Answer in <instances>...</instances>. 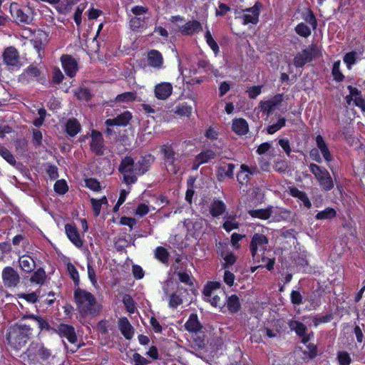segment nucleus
<instances>
[{
    "label": "nucleus",
    "mask_w": 365,
    "mask_h": 365,
    "mask_svg": "<svg viewBox=\"0 0 365 365\" xmlns=\"http://www.w3.org/2000/svg\"><path fill=\"white\" fill-rule=\"evenodd\" d=\"M154 159L151 155H146L134 163L131 157L123 158L119 166V171L123 175V182L130 185L137 181L138 175H143L147 172Z\"/></svg>",
    "instance_id": "1"
},
{
    "label": "nucleus",
    "mask_w": 365,
    "mask_h": 365,
    "mask_svg": "<svg viewBox=\"0 0 365 365\" xmlns=\"http://www.w3.org/2000/svg\"><path fill=\"white\" fill-rule=\"evenodd\" d=\"M74 298L77 308L82 314H96L99 312L100 306L91 293L78 288L74 292Z\"/></svg>",
    "instance_id": "2"
},
{
    "label": "nucleus",
    "mask_w": 365,
    "mask_h": 365,
    "mask_svg": "<svg viewBox=\"0 0 365 365\" xmlns=\"http://www.w3.org/2000/svg\"><path fill=\"white\" fill-rule=\"evenodd\" d=\"M31 335V329L26 324H15L9 328L6 334L8 343L14 349L25 346Z\"/></svg>",
    "instance_id": "3"
},
{
    "label": "nucleus",
    "mask_w": 365,
    "mask_h": 365,
    "mask_svg": "<svg viewBox=\"0 0 365 365\" xmlns=\"http://www.w3.org/2000/svg\"><path fill=\"white\" fill-rule=\"evenodd\" d=\"M162 289L165 294V299L168 301L170 307L175 309L182 304L184 294L187 292V289L183 287L179 286L177 282L169 279L163 283Z\"/></svg>",
    "instance_id": "4"
},
{
    "label": "nucleus",
    "mask_w": 365,
    "mask_h": 365,
    "mask_svg": "<svg viewBox=\"0 0 365 365\" xmlns=\"http://www.w3.org/2000/svg\"><path fill=\"white\" fill-rule=\"evenodd\" d=\"M268 239L260 233H255L252 238L250 244V250L253 259L259 262L260 260L264 261L266 257L264 256V252L267 250Z\"/></svg>",
    "instance_id": "5"
},
{
    "label": "nucleus",
    "mask_w": 365,
    "mask_h": 365,
    "mask_svg": "<svg viewBox=\"0 0 365 365\" xmlns=\"http://www.w3.org/2000/svg\"><path fill=\"white\" fill-rule=\"evenodd\" d=\"M309 169L323 190L329 191L333 189L334 184L332 178L325 168L311 163L309 165Z\"/></svg>",
    "instance_id": "6"
},
{
    "label": "nucleus",
    "mask_w": 365,
    "mask_h": 365,
    "mask_svg": "<svg viewBox=\"0 0 365 365\" xmlns=\"http://www.w3.org/2000/svg\"><path fill=\"white\" fill-rule=\"evenodd\" d=\"M4 64L9 70H19L23 66V62L19 51L14 46L5 48L1 54Z\"/></svg>",
    "instance_id": "7"
},
{
    "label": "nucleus",
    "mask_w": 365,
    "mask_h": 365,
    "mask_svg": "<svg viewBox=\"0 0 365 365\" xmlns=\"http://www.w3.org/2000/svg\"><path fill=\"white\" fill-rule=\"evenodd\" d=\"M161 153L163 155L164 164L167 171L171 174L177 173L180 167L178 154L169 145H164L161 147Z\"/></svg>",
    "instance_id": "8"
},
{
    "label": "nucleus",
    "mask_w": 365,
    "mask_h": 365,
    "mask_svg": "<svg viewBox=\"0 0 365 365\" xmlns=\"http://www.w3.org/2000/svg\"><path fill=\"white\" fill-rule=\"evenodd\" d=\"M320 55V50L316 44H312L298 53L294 58L296 67H302Z\"/></svg>",
    "instance_id": "9"
},
{
    "label": "nucleus",
    "mask_w": 365,
    "mask_h": 365,
    "mask_svg": "<svg viewBox=\"0 0 365 365\" xmlns=\"http://www.w3.org/2000/svg\"><path fill=\"white\" fill-rule=\"evenodd\" d=\"M42 67L40 66L31 64L28 66L23 73L19 75V81L22 83H28L31 81H45L42 73Z\"/></svg>",
    "instance_id": "10"
},
{
    "label": "nucleus",
    "mask_w": 365,
    "mask_h": 365,
    "mask_svg": "<svg viewBox=\"0 0 365 365\" xmlns=\"http://www.w3.org/2000/svg\"><path fill=\"white\" fill-rule=\"evenodd\" d=\"M2 280L5 287H15L19 283L20 277L11 267H6L2 271Z\"/></svg>",
    "instance_id": "11"
},
{
    "label": "nucleus",
    "mask_w": 365,
    "mask_h": 365,
    "mask_svg": "<svg viewBox=\"0 0 365 365\" xmlns=\"http://www.w3.org/2000/svg\"><path fill=\"white\" fill-rule=\"evenodd\" d=\"M91 138V150L96 155H103L104 154L105 145L102 134L98 131L92 130Z\"/></svg>",
    "instance_id": "12"
},
{
    "label": "nucleus",
    "mask_w": 365,
    "mask_h": 365,
    "mask_svg": "<svg viewBox=\"0 0 365 365\" xmlns=\"http://www.w3.org/2000/svg\"><path fill=\"white\" fill-rule=\"evenodd\" d=\"M10 11L18 24H29L32 21L31 15L20 8L17 4H11Z\"/></svg>",
    "instance_id": "13"
},
{
    "label": "nucleus",
    "mask_w": 365,
    "mask_h": 365,
    "mask_svg": "<svg viewBox=\"0 0 365 365\" xmlns=\"http://www.w3.org/2000/svg\"><path fill=\"white\" fill-rule=\"evenodd\" d=\"M63 68L69 77H73L78 70L77 61L69 55H63L61 57Z\"/></svg>",
    "instance_id": "14"
},
{
    "label": "nucleus",
    "mask_w": 365,
    "mask_h": 365,
    "mask_svg": "<svg viewBox=\"0 0 365 365\" xmlns=\"http://www.w3.org/2000/svg\"><path fill=\"white\" fill-rule=\"evenodd\" d=\"M283 100L282 95L277 94L269 100L261 101L259 108L262 113L269 115Z\"/></svg>",
    "instance_id": "15"
},
{
    "label": "nucleus",
    "mask_w": 365,
    "mask_h": 365,
    "mask_svg": "<svg viewBox=\"0 0 365 365\" xmlns=\"http://www.w3.org/2000/svg\"><path fill=\"white\" fill-rule=\"evenodd\" d=\"M173 92V86L170 83L163 82L155 86V96L158 99L166 100Z\"/></svg>",
    "instance_id": "16"
},
{
    "label": "nucleus",
    "mask_w": 365,
    "mask_h": 365,
    "mask_svg": "<svg viewBox=\"0 0 365 365\" xmlns=\"http://www.w3.org/2000/svg\"><path fill=\"white\" fill-rule=\"evenodd\" d=\"M131 118V113L128 111H125L123 113L118 115L115 118L107 119L105 123L107 126H126Z\"/></svg>",
    "instance_id": "17"
},
{
    "label": "nucleus",
    "mask_w": 365,
    "mask_h": 365,
    "mask_svg": "<svg viewBox=\"0 0 365 365\" xmlns=\"http://www.w3.org/2000/svg\"><path fill=\"white\" fill-rule=\"evenodd\" d=\"M291 330L294 331L302 338V341L306 344L309 341V337L306 334L307 327L297 321L290 320L288 323Z\"/></svg>",
    "instance_id": "18"
},
{
    "label": "nucleus",
    "mask_w": 365,
    "mask_h": 365,
    "mask_svg": "<svg viewBox=\"0 0 365 365\" xmlns=\"http://www.w3.org/2000/svg\"><path fill=\"white\" fill-rule=\"evenodd\" d=\"M66 232L68 239L78 247L83 245V240L80 237L76 226L68 224L65 226Z\"/></svg>",
    "instance_id": "19"
},
{
    "label": "nucleus",
    "mask_w": 365,
    "mask_h": 365,
    "mask_svg": "<svg viewBox=\"0 0 365 365\" xmlns=\"http://www.w3.org/2000/svg\"><path fill=\"white\" fill-rule=\"evenodd\" d=\"M202 26L197 21H190L179 28V31L182 35H193L202 30Z\"/></svg>",
    "instance_id": "20"
},
{
    "label": "nucleus",
    "mask_w": 365,
    "mask_h": 365,
    "mask_svg": "<svg viewBox=\"0 0 365 365\" xmlns=\"http://www.w3.org/2000/svg\"><path fill=\"white\" fill-rule=\"evenodd\" d=\"M29 351L31 354H34L38 356L43 360L48 359L51 355V350L40 344H31Z\"/></svg>",
    "instance_id": "21"
},
{
    "label": "nucleus",
    "mask_w": 365,
    "mask_h": 365,
    "mask_svg": "<svg viewBox=\"0 0 365 365\" xmlns=\"http://www.w3.org/2000/svg\"><path fill=\"white\" fill-rule=\"evenodd\" d=\"M58 332L61 336L66 337L70 343L75 344L76 342L77 337L73 327L62 324L58 327Z\"/></svg>",
    "instance_id": "22"
},
{
    "label": "nucleus",
    "mask_w": 365,
    "mask_h": 365,
    "mask_svg": "<svg viewBox=\"0 0 365 365\" xmlns=\"http://www.w3.org/2000/svg\"><path fill=\"white\" fill-rule=\"evenodd\" d=\"M244 15V24H257L259 19V6L257 4L255 5L253 7L247 9L245 10Z\"/></svg>",
    "instance_id": "23"
},
{
    "label": "nucleus",
    "mask_w": 365,
    "mask_h": 365,
    "mask_svg": "<svg viewBox=\"0 0 365 365\" xmlns=\"http://www.w3.org/2000/svg\"><path fill=\"white\" fill-rule=\"evenodd\" d=\"M232 130L237 135H245L249 130L247 122L243 118H237L232 120Z\"/></svg>",
    "instance_id": "24"
},
{
    "label": "nucleus",
    "mask_w": 365,
    "mask_h": 365,
    "mask_svg": "<svg viewBox=\"0 0 365 365\" xmlns=\"http://www.w3.org/2000/svg\"><path fill=\"white\" fill-rule=\"evenodd\" d=\"M19 263L21 269L27 273L31 272L36 267L34 259L29 255L21 256L19 259Z\"/></svg>",
    "instance_id": "25"
},
{
    "label": "nucleus",
    "mask_w": 365,
    "mask_h": 365,
    "mask_svg": "<svg viewBox=\"0 0 365 365\" xmlns=\"http://www.w3.org/2000/svg\"><path fill=\"white\" fill-rule=\"evenodd\" d=\"M185 327L187 331L193 333L200 331L202 328L196 314L190 315L188 320L185 324Z\"/></svg>",
    "instance_id": "26"
},
{
    "label": "nucleus",
    "mask_w": 365,
    "mask_h": 365,
    "mask_svg": "<svg viewBox=\"0 0 365 365\" xmlns=\"http://www.w3.org/2000/svg\"><path fill=\"white\" fill-rule=\"evenodd\" d=\"M148 62L153 68H161L163 63L162 54L156 50L150 51L148 54Z\"/></svg>",
    "instance_id": "27"
},
{
    "label": "nucleus",
    "mask_w": 365,
    "mask_h": 365,
    "mask_svg": "<svg viewBox=\"0 0 365 365\" xmlns=\"http://www.w3.org/2000/svg\"><path fill=\"white\" fill-rule=\"evenodd\" d=\"M289 193L292 197L301 201L305 207L309 209L312 207V203L307 195L304 191H301L297 187H290Z\"/></svg>",
    "instance_id": "28"
},
{
    "label": "nucleus",
    "mask_w": 365,
    "mask_h": 365,
    "mask_svg": "<svg viewBox=\"0 0 365 365\" xmlns=\"http://www.w3.org/2000/svg\"><path fill=\"white\" fill-rule=\"evenodd\" d=\"M118 325L122 334L127 339H130L133 337L134 333L133 328L132 327L127 318H120L118 322Z\"/></svg>",
    "instance_id": "29"
},
{
    "label": "nucleus",
    "mask_w": 365,
    "mask_h": 365,
    "mask_svg": "<svg viewBox=\"0 0 365 365\" xmlns=\"http://www.w3.org/2000/svg\"><path fill=\"white\" fill-rule=\"evenodd\" d=\"M248 213L252 217L267 220L273 213V207H269L265 209L250 210L248 211Z\"/></svg>",
    "instance_id": "30"
},
{
    "label": "nucleus",
    "mask_w": 365,
    "mask_h": 365,
    "mask_svg": "<svg viewBox=\"0 0 365 365\" xmlns=\"http://www.w3.org/2000/svg\"><path fill=\"white\" fill-rule=\"evenodd\" d=\"M316 143L325 160L330 162L331 160V156L329 150L321 135H318L316 137Z\"/></svg>",
    "instance_id": "31"
},
{
    "label": "nucleus",
    "mask_w": 365,
    "mask_h": 365,
    "mask_svg": "<svg viewBox=\"0 0 365 365\" xmlns=\"http://www.w3.org/2000/svg\"><path fill=\"white\" fill-rule=\"evenodd\" d=\"M225 210V204L220 200H215L210 206V212L213 217L222 215Z\"/></svg>",
    "instance_id": "32"
},
{
    "label": "nucleus",
    "mask_w": 365,
    "mask_h": 365,
    "mask_svg": "<svg viewBox=\"0 0 365 365\" xmlns=\"http://www.w3.org/2000/svg\"><path fill=\"white\" fill-rule=\"evenodd\" d=\"M67 133L71 136H75L81 130V125L79 122L75 119H69L66 125Z\"/></svg>",
    "instance_id": "33"
},
{
    "label": "nucleus",
    "mask_w": 365,
    "mask_h": 365,
    "mask_svg": "<svg viewBox=\"0 0 365 365\" xmlns=\"http://www.w3.org/2000/svg\"><path fill=\"white\" fill-rule=\"evenodd\" d=\"M227 307L230 313H236L240 309V302L239 297L236 294H232L227 299Z\"/></svg>",
    "instance_id": "34"
},
{
    "label": "nucleus",
    "mask_w": 365,
    "mask_h": 365,
    "mask_svg": "<svg viewBox=\"0 0 365 365\" xmlns=\"http://www.w3.org/2000/svg\"><path fill=\"white\" fill-rule=\"evenodd\" d=\"M221 257L224 259L225 263L222 264V267L225 269L230 267L236 262L235 255L229 251H222L221 252Z\"/></svg>",
    "instance_id": "35"
},
{
    "label": "nucleus",
    "mask_w": 365,
    "mask_h": 365,
    "mask_svg": "<svg viewBox=\"0 0 365 365\" xmlns=\"http://www.w3.org/2000/svg\"><path fill=\"white\" fill-rule=\"evenodd\" d=\"M46 277V272L43 268L38 269L30 278L32 283L43 284Z\"/></svg>",
    "instance_id": "36"
},
{
    "label": "nucleus",
    "mask_w": 365,
    "mask_h": 365,
    "mask_svg": "<svg viewBox=\"0 0 365 365\" xmlns=\"http://www.w3.org/2000/svg\"><path fill=\"white\" fill-rule=\"evenodd\" d=\"M336 210L333 208L328 207L325 210L319 212L315 217L317 220H330L336 216Z\"/></svg>",
    "instance_id": "37"
},
{
    "label": "nucleus",
    "mask_w": 365,
    "mask_h": 365,
    "mask_svg": "<svg viewBox=\"0 0 365 365\" xmlns=\"http://www.w3.org/2000/svg\"><path fill=\"white\" fill-rule=\"evenodd\" d=\"M215 157V153L212 150H207L200 153L197 156V160L199 164H203L207 163L209 160L214 159Z\"/></svg>",
    "instance_id": "38"
},
{
    "label": "nucleus",
    "mask_w": 365,
    "mask_h": 365,
    "mask_svg": "<svg viewBox=\"0 0 365 365\" xmlns=\"http://www.w3.org/2000/svg\"><path fill=\"white\" fill-rule=\"evenodd\" d=\"M239 223L236 221L235 216H228L225 217V222L223 223V228L227 232H230L232 230L238 228Z\"/></svg>",
    "instance_id": "39"
},
{
    "label": "nucleus",
    "mask_w": 365,
    "mask_h": 365,
    "mask_svg": "<svg viewBox=\"0 0 365 365\" xmlns=\"http://www.w3.org/2000/svg\"><path fill=\"white\" fill-rule=\"evenodd\" d=\"M173 111L178 115L189 117L192 113V108L186 104H180L177 106Z\"/></svg>",
    "instance_id": "40"
},
{
    "label": "nucleus",
    "mask_w": 365,
    "mask_h": 365,
    "mask_svg": "<svg viewBox=\"0 0 365 365\" xmlns=\"http://www.w3.org/2000/svg\"><path fill=\"white\" fill-rule=\"evenodd\" d=\"M221 284L218 282H210L205 287L203 294L205 297H211L214 291L218 289Z\"/></svg>",
    "instance_id": "41"
},
{
    "label": "nucleus",
    "mask_w": 365,
    "mask_h": 365,
    "mask_svg": "<svg viewBox=\"0 0 365 365\" xmlns=\"http://www.w3.org/2000/svg\"><path fill=\"white\" fill-rule=\"evenodd\" d=\"M294 30L298 35L304 38L309 36L312 33L311 29L304 23L297 24Z\"/></svg>",
    "instance_id": "42"
},
{
    "label": "nucleus",
    "mask_w": 365,
    "mask_h": 365,
    "mask_svg": "<svg viewBox=\"0 0 365 365\" xmlns=\"http://www.w3.org/2000/svg\"><path fill=\"white\" fill-rule=\"evenodd\" d=\"M0 155L10 165H14L16 164V160L14 155L7 148L3 146H0Z\"/></svg>",
    "instance_id": "43"
},
{
    "label": "nucleus",
    "mask_w": 365,
    "mask_h": 365,
    "mask_svg": "<svg viewBox=\"0 0 365 365\" xmlns=\"http://www.w3.org/2000/svg\"><path fill=\"white\" fill-rule=\"evenodd\" d=\"M205 38L206 39V42L210 48L214 51L215 54L219 52V46L216 41L214 40L212 34L209 30L205 32Z\"/></svg>",
    "instance_id": "44"
},
{
    "label": "nucleus",
    "mask_w": 365,
    "mask_h": 365,
    "mask_svg": "<svg viewBox=\"0 0 365 365\" xmlns=\"http://www.w3.org/2000/svg\"><path fill=\"white\" fill-rule=\"evenodd\" d=\"M155 256L160 262L165 263L168 259L169 255L166 249L163 247H158L155 249Z\"/></svg>",
    "instance_id": "45"
},
{
    "label": "nucleus",
    "mask_w": 365,
    "mask_h": 365,
    "mask_svg": "<svg viewBox=\"0 0 365 365\" xmlns=\"http://www.w3.org/2000/svg\"><path fill=\"white\" fill-rule=\"evenodd\" d=\"M123 302L130 313H134L135 310V304L133 298L128 294H125L123 298Z\"/></svg>",
    "instance_id": "46"
},
{
    "label": "nucleus",
    "mask_w": 365,
    "mask_h": 365,
    "mask_svg": "<svg viewBox=\"0 0 365 365\" xmlns=\"http://www.w3.org/2000/svg\"><path fill=\"white\" fill-rule=\"evenodd\" d=\"M67 270L69 273L70 277L73 280L75 284L78 285L80 282L79 274L75 266L71 263H68L67 264Z\"/></svg>",
    "instance_id": "47"
},
{
    "label": "nucleus",
    "mask_w": 365,
    "mask_h": 365,
    "mask_svg": "<svg viewBox=\"0 0 365 365\" xmlns=\"http://www.w3.org/2000/svg\"><path fill=\"white\" fill-rule=\"evenodd\" d=\"M286 120L284 118H279L277 121V123H274L267 128V133L269 134H274L275 132H277L278 130H279L281 128L284 127L285 125Z\"/></svg>",
    "instance_id": "48"
},
{
    "label": "nucleus",
    "mask_w": 365,
    "mask_h": 365,
    "mask_svg": "<svg viewBox=\"0 0 365 365\" xmlns=\"http://www.w3.org/2000/svg\"><path fill=\"white\" fill-rule=\"evenodd\" d=\"M332 75L334 79L337 81H341L344 78V76L340 71V61H337L334 63L332 68Z\"/></svg>",
    "instance_id": "49"
},
{
    "label": "nucleus",
    "mask_w": 365,
    "mask_h": 365,
    "mask_svg": "<svg viewBox=\"0 0 365 365\" xmlns=\"http://www.w3.org/2000/svg\"><path fill=\"white\" fill-rule=\"evenodd\" d=\"M55 191L60 194L63 195L68 191V185L65 180H57L54 185Z\"/></svg>",
    "instance_id": "50"
},
{
    "label": "nucleus",
    "mask_w": 365,
    "mask_h": 365,
    "mask_svg": "<svg viewBox=\"0 0 365 365\" xmlns=\"http://www.w3.org/2000/svg\"><path fill=\"white\" fill-rule=\"evenodd\" d=\"M135 93L132 92H126L118 95L116 96L115 101L118 102H129L132 101L135 99Z\"/></svg>",
    "instance_id": "51"
},
{
    "label": "nucleus",
    "mask_w": 365,
    "mask_h": 365,
    "mask_svg": "<svg viewBox=\"0 0 365 365\" xmlns=\"http://www.w3.org/2000/svg\"><path fill=\"white\" fill-rule=\"evenodd\" d=\"M304 21L310 24L313 29H315L317 26V21L312 11L308 10L307 14L304 16Z\"/></svg>",
    "instance_id": "52"
},
{
    "label": "nucleus",
    "mask_w": 365,
    "mask_h": 365,
    "mask_svg": "<svg viewBox=\"0 0 365 365\" xmlns=\"http://www.w3.org/2000/svg\"><path fill=\"white\" fill-rule=\"evenodd\" d=\"M340 365H349L351 363V357L346 351H340L337 356Z\"/></svg>",
    "instance_id": "53"
},
{
    "label": "nucleus",
    "mask_w": 365,
    "mask_h": 365,
    "mask_svg": "<svg viewBox=\"0 0 365 365\" xmlns=\"http://www.w3.org/2000/svg\"><path fill=\"white\" fill-rule=\"evenodd\" d=\"M87 269H88L87 272H88V279H90L91 284L95 287H97L98 283H97V279H96V272H95L93 267L89 263L88 264Z\"/></svg>",
    "instance_id": "54"
},
{
    "label": "nucleus",
    "mask_w": 365,
    "mask_h": 365,
    "mask_svg": "<svg viewBox=\"0 0 365 365\" xmlns=\"http://www.w3.org/2000/svg\"><path fill=\"white\" fill-rule=\"evenodd\" d=\"M223 279L225 283H226L228 286L231 287L234 284L235 276L232 272L225 269L224 272Z\"/></svg>",
    "instance_id": "55"
},
{
    "label": "nucleus",
    "mask_w": 365,
    "mask_h": 365,
    "mask_svg": "<svg viewBox=\"0 0 365 365\" xmlns=\"http://www.w3.org/2000/svg\"><path fill=\"white\" fill-rule=\"evenodd\" d=\"M86 186L93 190V191H99L101 190V185L98 181H97L96 179H88L86 180Z\"/></svg>",
    "instance_id": "56"
},
{
    "label": "nucleus",
    "mask_w": 365,
    "mask_h": 365,
    "mask_svg": "<svg viewBox=\"0 0 365 365\" xmlns=\"http://www.w3.org/2000/svg\"><path fill=\"white\" fill-rule=\"evenodd\" d=\"M149 211H150V209H149L148 205H147L144 203H142V204L138 205V206L137 207V208L135 211V214L140 217H143V216L147 215L149 212Z\"/></svg>",
    "instance_id": "57"
},
{
    "label": "nucleus",
    "mask_w": 365,
    "mask_h": 365,
    "mask_svg": "<svg viewBox=\"0 0 365 365\" xmlns=\"http://www.w3.org/2000/svg\"><path fill=\"white\" fill-rule=\"evenodd\" d=\"M85 9V6L83 5H79L78 6V7L76 8V11H75V13H74V15H73V19H74V21L76 22V24L79 26L81 23V16H82V13L83 11Z\"/></svg>",
    "instance_id": "58"
},
{
    "label": "nucleus",
    "mask_w": 365,
    "mask_h": 365,
    "mask_svg": "<svg viewBox=\"0 0 365 365\" xmlns=\"http://www.w3.org/2000/svg\"><path fill=\"white\" fill-rule=\"evenodd\" d=\"M29 318L34 319L38 324V327L41 329H48L49 324L48 323L43 319V318H41L39 317H36L34 315H31L29 317Z\"/></svg>",
    "instance_id": "59"
},
{
    "label": "nucleus",
    "mask_w": 365,
    "mask_h": 365,
    "mask_svg": "<svg viewBox=\"0 0 365 365\" xmlns=\"http://www.w3.org/2000/svg\"><path fill=\"white\" fill-rule=\"evenodd\" d=\"M290 297L292 304L296 305L302 304V296L298 291L293 290L291 292Z\"/></svg>",
    "instance_id": "60"
},
{
    "label": "nucleus",
    "mask_w": 365,
    "mask_h": 365,
    "mask_svg": "<svg viewBox=\"0 0 365 365\" xmlns=\"http://www.w3.org/2000/svg\"><path fill=\"white\" fill-rule=\"evenodd\" d=\"M144 21L140 17H133L130 21V26L133 30L143 27Z\"/></svg>",
    "instance_id": "61"
},
{
    "label": "nucleus",
    "mask_w": 365,
    "mask_h": 365,
    "mask_svg": "<svg viewBox=\"0 0 365 365\" xmlns=\"http://www.w3.org/2000/svg\"><path fill=\"white\" fill-rule=\"evenodd\" d=\"M356 53L349 52L346 53L344 57V61L348 65L349 67L353 65L356 62Z\"/></svg>",
    "instance_id": "62"
},
{
    "label": "nucleus",
    "mask_w": 365,
    "mask_h": 365,
    "mask_svg": "<svg viewBox=\"0 0 365 365\" xmlns=\"http://www.w3.org/2000/svg\"><path fill=\"white\" fill-rule=\"evenodd\" d=\"M133 360L134 361V365H147L149 363L145 358L138 353H135L133 355Z\"/></svg>",
    "instance_id": "63"
},
{
    "label": "nucleus",
    "mask_w": 365,
    "mask_h": 365,
    "mask_svg": "<svg viewBox=\"0 0 365 365\" xmlns=\"http://www.w3.org/2000/svg\"><path fill=\"white\" fill-rule=\"evenodd\" d=\"M288 168L287 163L285 160H279L274 163V169L279 173H284Z\"/></svg>",
    "instance_id": "64"
}]
</instances>
